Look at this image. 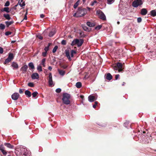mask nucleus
Masks as SVG:
<instances>
[{
    "label": "nucleus",
    "mask_w": 156,
    "mask_h": 156,
    "mask_svg": "<svg viewBox=\"0 0 156 156\" xmlns=\"http://www.w3.org/2000/svg\"><path fill=\"white\" fill-rule=\"evenodd\" d=\"M12 34V32L9 31H7L5 32V35L6 36H8L11 34Z\"/></svg>",
    "instance_id": "c03bdc74"
},
{
    "label": "nucleus",
    "mask_w": 156,
    "mask_h": 156,
    "mask_svg": "<svg viewBox=\"0 0 156 156\" xmlns=\"http://www.w3.org/2000/svg\"><path fill=\"white\" fill-rule=\"evenodd\" d=\"M142 19L140 17L138 18L137 19V22L138 23H140Z\"/></svg>",
    "instance_id": "8fccbe9b"
},
{
    "label": "nucleus",
    "mask_w": 156,
    "mask_h": 156,
    "mask_svg": "<svg viewBox=\"0 0 156 156\" xmlns=\"http://www.w3.org/2000/svg\"><path fill=\"white\" fill-rule=\"evenodd\" d=\"M11 66L13 68V69H17L18 68V66L17 64L14 62H13L12 63Z\"/></svg>",
    "instance_id": "ddd939ff"
},
{
    "label": "nucleus",
    "mask_w": 156,
    "mask_h": 156,
    "mask_svg": "<svg viewBox=\"0 0 156 156\" xmlns=\"http://www.w3.org/2000/svg\"><path fill=\"white\" fill-rule=\"evenodd\" d=\"M87 9L89 10H90V8L89 7H87Z\"/></svg>",
    "instance_id": "69168bd1"
},
{
    "label": "nucleus",
    "mask_w": 156,
    "mask_h": 156,
    "mask_svg": "<svg viewBox=\"0 0 156 156\" xmlns=\"http://www.w3.org/2000/svg\"><path fill=\"white\" fill-rule=\"evenodd\" d=\"M13 22H9V21H6L5 22V23L6 24V26L7 27H9V25H11V24H12L13 23Z\"/></svg>",
    "instance_id": "c85d7f7f"
},
{
    "label": "nucleus",
    "mask_w": 156,
    "mask_h": 156,
    "mask_svg": "<svg viewBox=\"0 0 156 156\" xmlns=\"http://www.w3.org/2000/svg\"><path fill=\"white\" fill-rule=\"evenodd\" d=\"M87 25L90 27H92L93 26V24L90 22H87Z\"/></svg>",
    "instance_id": "c9c22d12"
},
{
    "label": "nucleus",
    "mask_w": 156,
    "mask_h": 156,
    "mask_svg": "<svg viewBox=\"0 0 156 156\" xmlns=\"http://www.w3.org/2000/svg\"><path fill=\"white\" fill-rule=\"evenodd\" d=\"M65 53L68 59L70 61L71 60V57H73V56L74 54H75L76 53V51L72 50L71 51V56H70L69 55V50H66L65 51Z\"/></svg>",
    "instance_id": "20e7f679"
},
{
    "label": "nucleus",
    "mask_w": 156,
    "mask_h": 156,
    "mask_svg": "<svg viewBox=\"0 0 156 156\" xmlns=\"http://www.w3.org/2000/svg\"><path fill=\"white\" fill-rule=\"evenodd\" d=\"M58 48V46H55L54 47V48L53 49V50H52V52L53 53L55 52L57 50V49Z\"/></svg>",
    "instance_id": "473e14b6"
},
{
    "label": "nucleus",
    "mask_w": 156,
    "mask_h": 156,
    "mask_svg": "<svg viewBox=\"0 0 156 156\" xmlns=\"http://www.w3.org/2000/svg\"><path fill=\"white\" fill-rule=\"evenodd\" d=\"M80 97L81 98H82L83 99L84 98V96L83 95H81L80 96Z\"/></svg>",
    "instance_id": "052dcab7"
},
{
    "label": "nucleus",
    "mask_w": 156,
    "mask_h": 156,
    "mask_svg": "<svg viewBox=\"0 0 156 156\" xmlns=\"http://www.w3.org/2000/svg\"><path fill=\"white\" fill-rule=\"evenodd\" d=\"M70 95L67 93H64L63 94V97L62 100L63 102L66 105H69L70 103Z\"/></svg>",
    "instance_id": "f03ea898"
},
{
    "label": "nucleus",
    "mask_w": 156,
    "mask_h": 156,
    "mask_svg": "<svg viewBox=\"0 0 156 156\" xmlns=\"http://www.w3.org/2000/svg\"><path fill=\"white\" fill-rule=\"evenodd\" d=\"M28 65L32 69H34V67L32 62H30L29 63Z\"/></svg>",
    "instance_id": "cd10ccee"
},
{
    "label": "nucleus",
    "mask_w": 156,
    "mask_h": 156,
    "mask_svg": "<svg viewBox=\"0 0 156 156\" xmlns=\"http://www.w3.org/2000/svg\"><path fill=\"white\" fill-rule=\"evenodd\" d=\"M28 85L29 86L31 87H33L34 86V84L32 83H28Z\"/></svg>",
    "instance_id": "ea45409f"
},
{
    "label": "nucleus",
    "mask_w": 156,
    "mask_h": 156,
    "mask_svg": "<svg viewBox=\"0 0 156 156\" xmlns=\"http://www.w3.org/2000/svg\"><path fill=\"white\" fill-rule=\"evenodd\" d=\"M29 152H27V154H26V153H25L23 154V155H24L25 156H28V153Z\"/></svg>",
    "instance_id": "6e6d98bb"
},
{
    "label": "nucleus",
    "mask_w": 156,
    "mask_h": 156,
    "mask_svg": "<svg viewBox=\"0 0 156 156\" xmlns=\"http://www.w3.org/2000/svg\"><path fill=\"white\" fill-rule=\"evenodd\" d=\"M27 16H25V17L24 18V20H27Z\"/></svg>",
    "instance_id": "bf43d9fd"
},
{
    "label": "nucleus",
    "mask_w": 156,
    "mask_h": 156,
    "mask_svg": "<svg viewBox=\"0 0 156 156\" xmlns=\"http://www.w3.org/2000/svg\"><path fill=\"white\" fill-rule=\"evenodd\" d=\"M119 76V74H117L115 76V78L116 80H117L118 79Z\"/></svg>",
    "instance_id": "864d4df0"
},
{
    "label": "nucleus",
    "mask_w": 156,
    "mask_h": 156,
    "mask_svg": "<svg viewBox=\"0 0 156 156\" xmlns=\"http://www.w3.org/2000/svg\"><path fill=\"white\" fill-rule=\"evenodd\" d=\"M23 0H20L19 3V5L21 7H22L25 5V2H23Z\"/></svg>",
    "instance_id": "aec40b11"
},
{
    "label": "nucleus",
    "mask_w": 156,
    "mask_h": 156,
    "mask_svg": "<svg viewBox=\"0 0 156 156\" xmlns=\"http://www.w3.org/2000/svg\"><path fill=\"white\" fill-rule=\"evenodd\" d=\"M31 77L33 79H38L39 78V75L37 73H34L32 74Z\"/></svg>",
    "instance_id": "f8f14e48"
},
{
    "label": "nucleus",
    "mask_w": 156,
    "mask_h": 156,
    "mask_svg": "<svg viewBox=\"0 0 156 156\" xmlns=\"http://www.w3.org/2000/svg\"><path fill=\"white\" fill-rule=\"evenodd\" d=\"M58 71L59 74L62 76H63L65 74V71L63 70H60L59 69H58Z\"/></svg>",
    "instance_id": "dca6fc26"
},
{
    "label": "nucleus",
    "mask_w": 156,
    "mask_h": 156,
    "mask_svg": "<svg viewBox=\"0 0 156 156\" xmlns=\"http://www.w3.org/2000/svg\"><path fill=\"white\" fill-rule=\"evenodd\" d=\"M107 1L108 4H111L114 2L115 0H107Z\"/></svg>",
    "instance_id": "72a5a7b5"
},
{
    "label": "nucleus",
    "mask_w": 156,
    "mask_h": 156,
    "mask_svg": "<svg viewBox=\"0 0 156 156\" xmlns=\"http://www.w3.org/2000/svg\"><path fill=\"white\" fill-rule=\"evenodd\" d=\"M119 21H118L117 22V23L118 24H119Z\"/></svg>",
    "instance_id": "774afa93"
},
{
    "label": "nucleus",
    "mask_w": 156,
    "mask_h": 156,
    "mask_svg": "<svg viewBox=\"0 0 156 156\" xmlns=\"http://www.w3.org/2000/svg\"><path fill=\"white\" fill-rule=\"evenodd\" d=\"M27 11H26V13L25 14V16H27Z\"/></svg>",
    "instance_id": "e2e57ef3"
},
{
    "label": "nucleus",
    "mask_w": 156,
    "mask_h": 156,
    "mask_svg": "<svg viewBox=\"0 0 156 156\" xmlns=\"http://www.w3.org/2000/svg\"><path fill=\"white\" fill-rule=\"evenodd\" d=\"M87 13V10L85 9H79L78 11L73 15V16L79 17L85 15Z\"/></svg>",
    "instance_id": "f257e3e1"
},
{
    "label": "nucleus",
    "mask_w": 156,
    "mask_h": 156,
    "mask_svg": "<svg viewBox=\"0 0 156 156\" xmlns=\"http://www.w3.org/2000/svg\"><path fill=\"white\" fill-rule=\"evenodd\" d=\"M47 53V52H43L42 53V55L44 57H45L46 56Z\"/></svg>",
    "instance_id": "603ef678"
},
{
    "label": "nucleus",
    "mask_w": 156,
    "mask_h": 156,
    "mask_svg": "<svg viewBox=\"0 0 156 156\" xmlns=\"http://www.w3.org/2000/svg\"><path fill=\"white\" fill-rule=\"evenodd\" d=\"M46 61V59L45 58H43L41 60V64L44 67L45 66V62Z\"/></svg>",
    "instance_id": "2f4dec72"
},
{
    "label": "nucleus",
    "mask_w": 156,
    "mask_h": 156,
    "mask_svg": "<svg viewBox=\"0 0 156 156\" xmlns=\"http://www.w3.org/2000/svg\"><path fill=\"white\" fill-rule=\"evenodd\" d=\"M80 2V0H78L74 4V5H73V7L74 9H76L77 8V7L79 4Z\"/></svg>",
    "instance_id": "b1692460"
},
{
    "label": "nucleus",
    "mask_w": 156,
    "mask_h": 156,
    "mask_svg": "<svg viewBox=\"0 0 156 156\" xmlns=\"http://www.w3.org/2000/svg\"><path fill=\"white\" fill-rule=\"evenodd\" d=\"M27 65H25L21 67L20 70L22 71L23 73H24L27 71Z\"/></svg>",
    "instance_id": "9b49d317"
},
{
    "label": "nucleus",
    "mask_w": 156,
    "mask_h": 156,
    "mask_svg": "<svg viewBox=\"0 0 156 156\" xmlns=\"http://www.w3.org/2000/svg\"><path fill=\"white\" fill-rule=\"evenodd\" d=\"M96 14L99 17L103 20L106 19V17L104 13L100 10H98L97 11Z\"/></svg>",
    "instance_id": "39448f33"
},
{
    "label": "nucleus",
    "mask_w": 156,
    "mask_h": 156,
    "mask_svg": "<svg viewBox=\"0 0 156 156\" xmlns=\"http://www.w3.org/2000/svg\"><path fill=\"white\" fill-rule=\"evenodd\" d=\"M83 28L84 29V30H87V28H86V27H83Z\"/></svg>",
    "instance_id": "680f3d73"
},
{
    "label": "nucleus",
    "mask_w": 156,
    "mask_h": 156,
    "mask_svg": "<svg viewBox=\"0 0 156 156\" xmlns=\"http://www.w3.org/2000/svg\"><path fill=\"white\" fill-rule=\"evenodd\" d=\"M140 13L143 15H145L147 13V11L146 9H142L141 10Z\"/></svg>",
    "instance_id": "2eb2a0df"
},
{
    "label": "nucleus",
    "mask_w": 156,
    "mask_h": 156,
    "mask_svg": "<svg viewBox=\"0 0 156 156\" xmlns=\"http://www.w3.org/2000/svg\"><path fill=\"white\" fill-rule=\"evenodd\" d=\"M1 11L2 12H5L7 13L9 12L10 10L9 8L7 7H4L3 9H1Z\"/></svg>",
    "instance_id": "f3484780"
},
{
    "label": "nucleus",
    "mask_w": 156,
    "mask_h": 156,
    "mask_svg": "<svg viewBox=\"0 0 156 156\" xmlns=\"http://www.w3.org/2000/svg\"><path fill=\"white\" fill-rule=\"evenodd\" d=\"M48 83L49 85L51 87L54 85L52 81V76L51 73H49Z\"/></svg>",
    "instance_id": "0eeeda50"
},
{
    "label": "nucleus",
    "mask_w": 156,
    "mask_h": 156,
    "mask_svg": "<svg viewBox=\"0 0 156 156\" xmlns=\"http://www.w3.org/2000/svg\"><path fill=\"white\" fill-rule=\"evenodd\" d=\"M4 17L5 18V19L7 20H10L11 19V18L9 14H5L3 15Z\"/></svg>",
    "instance_id": "412c9836"
},
{
    "label": "nucleus",
    "mask_w": 156,
    "mask_h": 156,
    "mask_svg": "<svg viewBox=\"0 0 156 156\" xmlns=\"http://www.w3.org/2000/svg\"><path fill=\"white\" fill-rule=\"evenodd\" d=\"M116 65L117 66L118 68H119V72L122 71V64L121 63H118Z\"/></svg>",
    "instance_id": "4468645a"
},
{
    "label": "nucleus",
    "mask_w": 156,
    "mask_h": 156,
    "mask_svg": "<svg viewBox=\"0 0 156 156\" xmlns=\"http://www.w3.org/2000/svg\"><path fill=\"white\" fill-rule=\"evenodd\" d=\"M48 69L50 71H51L52 70V67L51 66H49L48 67Z\"/></svg>",
    "instance_id": "13d9d810"
},
{
    "label": "nucleus",
    "mask_w": 156,
    "mask_h": 156,
    "mask_svg": "<svg viewBox=\"0 0 156 156\" xmlns=\"http://www.w3.org/2000/svg\"><path fill=\"white\" fill-rule=\"evenodd\" d=\"M55 34V32L51 31L49 34V36L50 37H52Z\"/></svg>",
    "instance_id": "f704fd0d"
},
{
    "label": "nucleus",
    "mask_w": 156,
    "mask_h": 156,
    "mask_svg": "<svg viewBox=\"0 0 156 156\" xmlns=\"http://www.w3.org/2000/svg\"><path fill=\"white\" fill-rule=\"evenodd\" d=\"M19 96L20 95L18 93H15L12 95L11 97L13 100H16L18 99Z\"/></svg>",
    "instance_id": "6e6552de"
},
{
    "label": "nucleus",
    "mask_w": 156,
    "mask_h": 156,
    "mask_svg": "<svg viewBox=\"0 0 156 156\" xmlns=\"http://www.w3.org/2000/svg\"><path fill=\"white\" fill-rule=\"evenodd\" d=\"M89 101L90 102H93L94 101L97 99V98L95 97L92 95H90L88 97Z\"/></svg>",
    "instance_id": "1a4fd4ad"
},
{
    "label": "nucleus",
    "mask_w": 156,
    "mask_h": 156,
    "mask_svg": "<svg viewBox=\"0 0 156 156\" xmlns=\"http://www.w3.org/2000/svg\"><path fill=\"white\" fill-rule=\"evenodd\" d=\"M49 46L45 47V48H44V50L45 51V52H47V51L49 50Z\"/></svg>",
    "instance_id": "de8ad7c7"
},
{
    "label": "nucleus",
    "mask_w": 156,
    "mask_h": 156,
    "mask_svg": "<svg viewBox=\"0 0 156 156\" xmlns=\"http://www.w3.org/2000/svg\"><path fill=\"white\" fill-rule=\"evenodd\" d=\"M83 42V40L82 39H75L72 41L71 45L73 46L77 44L78 47H80L82 45Z\"/></svg>",
    "instance_id": "7ed1b4c3"
},
{
    "label": "nucleus",
    "mask_w": 156,
    "mask_h": 156,
    "mask_svg": "<svg viewBox=\"0 0 156 156\" xmlns=\"http://www.w3.org/2000/svg\"><path fill=\"white\" fill-rule=\"evenodd\" d=\"M102 26L101 25H99L97 27H96L95 28L96 29V30H99L101 28Z\"/></svg>",
    "instance_id": "a18cd8bd"
},
{
    "label": "nucleus",
    "mask_w": 156,
    "mask_h": 156,
    "mask_svg": "<svg viewBox=\"0 0 156 156\" xmlns=\"http://www.w3.org/2000/svg\"><path fill=\"white\" fill-rule=\"evenodd\" d=\"M143 3L141 0H136L134 1L133 3V6L134 7H137Z\"/></svg>",
    "instance_id": "423d86ee"
},
{
    "label": "nucleus",
    "mask_w": 156,
    "mask_h": 156,
    "mask_svg": "<svg viewBox=\"0 0 156 156\" xmlns=\"http://www.w3.org/2000/svg\"><path fill=\"white\" fill-rule=\"evenodd\" d=\"M11 61L10 59L9 58H8L5 59L4 62V64H6L7 63H9Z\"/></svg>",
    "instance_id": "bb28decb"
},
{
    "label": "nucleus",
    "mask_w": 156,
    "mask_h": 156,
    "mask_svg": "<svg viewBox=\"0 0 156 156\" xmlns=\"http://www.w3.org/2000/svg\"><path fill=\"white\" fill-rule=\"evenodd\" d=\"M4 145L7 147L10 148H13V146L11 145L9 143H5Z\"/></svg>",
    "instance_id": "5701e85b"
},
{
    "label": "nucleus",
    "mask_w": 156,
    "mask_h": 156,
    "mask_svg": "<svg viewBox=\"0 0 156 156\" xmlns=\"http://www.w3.org/2000/svg\"><path fill=\"white\" fill-rule=\"evenodd\" d=\"M151 15L153 16H156V9L153 10L151 12Z\"/></svg>",
    "instance_id": "4be33fe9"
},
{
    "label": "nucleus",
    "mask_w": 156,
    "mask_h": 156,
    "mask_svg": "<svg viewBox=\"0 0 156 156\" xmlns=\"http://www.w3.org/2000/svg\"><path fill=\"white\" fill-rule=\"evenodd\" d=\"M19 92L20 94H22L23 93V91L22 89H20L19 90Z\"/></svg>",
    "instance_id": "5fc2aeb1"
},
{
    "label": "nucleus",
    "mask_w": 156,
    "mask_h": 156,
    "mask_svg": "<svg viewBox=\"0 0 156 156\" xmlns=\"http://www.w3.org/2000/svg\"><path fill=\"white\" fill-rule=\"evenodd\" d=\"M37 69L39 72H41L42 71L41 66L40 65L37 66Z\"/></svg>",
    "instance_id": "c756f323"
},
{
    "label": "nucleus",
    "mask_w": 156,
    "mask_h": 156,
    "mask_svg": "<svg viewBox=\"0 0 156 156\" xmlns=\"http://www.w3.org/2000/svg\"><path fill=\"white\" fill-rule=\"evenodd\" d=\"M44 17V15L43 14H41L40 15V17L41 18H43Z\"/></svg>",
    "instance_id": "4d7b16f0"
},
{
    "label": "nucleus",
    "mask_w": 156,
    "mask_h": 156,
    "mask_svg": "<svg viewBox=\"0 0 156 156\" xmlns=\"http://www.w3.org/2000/svg\"><path fill=\"white\" fill-rule=\"evenodd\" d=\"M61 91V89L59 88L55 90L56 92L58 93L60 92Z\"/></svg>",
    "instance_id": "79ce46f5"
},
{
    "label": "nucleus",
    "mask_w": 156,
    "mask_h": 156,
    "mask_svg": "<svg viewBox=\"0 0 156 156\" xmlns=\"http://www.w3.org/2000/svg\"><path fill=\"white\" fill-rule=\"evenodd\" d=\"M0 150L1 151L3 154L6 155L7 152L5 150V147L3 145L0 146Z\"/></svg>",
    "instance_id": "9d476101"
},
{
    "label": "nucleus",
    "mask_w": 156,
    "mask_h": 156,
    "mask_svg": "<svg viewBox=\"0 0 156 156\" xmlns=\"http://www.w3.org/2000/svg\"><path fill=\"white\" fill-rule=\"evenodd\" d=\"M125 83V82H123V84H122V86L124 85Z\"/></svg>",
    "instance_id": "0e129e2a"
},
{
    "label": "nucleus",
    "mask_w": 156,
    "mask_h": 156,
    "mask_svg": "<svg viewBox=\"0 0 156 156\" xmlns=\"http://www.w3.org/2000/svg\"><path fill=\"white\" fill-rule=\"evenodd\" d=\"M37 37L39 39L42 40L43 39V37L40 35H37Z\"/></svg>",
    "instance_id": "3c124183"
},
{
    "label": "nucleus",
    "mask_w": 156,
    "mask_h": 156,
    "mask_svg": "<svg viewBox=\"0 0 156 156\" xmlns=\"http://www.w3.org/2000/svg\"><path fill=\"white\" fill-rule=\"evenodd\" d=\"M10 5V2L9 1H7L5 3L4 6L5 7H7L9 6Z\"/></svg>",
    "instance_id": "58836bf2"
},
{
    "label": "nucleus",
    "mask_w": 156,
    "mask_h": 156,
    "mask_svg": "<svg viewBox=\"0 0 156 156\" xmlns=\"http://www.w3.org/2000/svg\"><path fill=\"white\" fill-rule=\"evenodd\" d=\"M5 25L2 24H0V30H3L5 28Z\"/></svg>",
    "instance_id": "7c9ffc66"
},
{
    "label": "nucleus",
    "mask_w": 156,
    "mask_h": 156,
    "mask_svg": "<svg viewBox=\"0 0 156 156\" xmlns=\"http://www.w3.org/2000/svg\"><path fill=\"white\" fill-rule=\"evenodd\" d=\"M113 69H114V70H118V71H119V68H118V67L116 65H115L113 66Z\"/></svg>",
    "instance_id": "4c0bfd02"
},
{
    "label": "nucleus",
    "mask_w": 156,
    "mask_h": 156,
    "mask_svg": "<svg viewBox=\"0 0 156 156\" xmlns=\"http://www.w3.org/2000/svg\"><path fill=\"white\" fill-rule=\"evenodd\" d=\"M76 87L78 88H80L82 86V84L81 82H78L76 84Z\"/></svg>",
    "instance_id": "393cba45"
},
{
    "label": "nucleus",
    "mask_w": 156,
    "mask_h": 156,
    "mask_svg": "<svg viewBox=\"0 0 156 156\" xmlns=\"http://www.w3.org/2000/svg\"><path fill=\"white\" fill-rule=\"evenodd\" d=\"M66 66H64L63 67V68H64V69H66Z\"/></svg>",
    "instance_id": "338daca9"
},
{
    "label": "nucleus",
    "mask_w": 156,
    "mask_h": 156,
    "mask_svg": "<svg viewBox=\"0 0 156 156\" xmlns=\"http://www.w3.org/2000/svg\"><path fill=\"white\" fill-rule=\"evenodd\" d=\"M97 3V1H94L93 2H91L90 5L91 6H93L96 3Z\"/></svg>",
    "instance_id": "49530a36"
},
{
    "label": "nucleus",
    "mask_w": 156,
    "mask_h": 156,
    "mask_svg": "<svg viewBox=\"0 0 156 156\" xmlns=\"http://www.w3.org/2000/svg\"><path fill=\"white\" fill-rule=\"evenodd\" d=\"M3 50L2 48L0 47V54L3 53Z\"/></svg>",
    "instance_id": "09e8293b"
},
{
    "label": "nucleus",
    "mask_w": 156,
    "mask_h": 156,
    "mask_svg": "<svg viewBox=\"0 0 156 156\" xmlns=\"http://www.w3.org/2000/svg\"><path fill=\"white\" fill-rule=\"evenodd\" d=\"M8 58L12 60L13 58V54L12 53L9 54Z\"/></svg>",
    "instance_id": "a878e982"
},
{
    "label": "nucleus",
    "mask_w": 156,
    "mask_h": 156,
    "mask_svg": "<svg viewBox=\"0 0 156 156\" xmlns=\"http://www.w3.org/2000/svg\"><path fill=\"white\" fill-rule=\"evenodd\" d=\"M66 41L65 40H62L61 42V44L62 45H65L66 44Z\"/></svg>",
    "instance_id": "a19ab883"
},
{
    "label": "nucleus",
    "mask_w": 156,
    "mask_h": 156,
    "mask_svg": "<svg viewBox=\"0 0 156 156\" xmlns=\"http://www.w3.org/2000/svg\"><path fill=\"white\" fill-rule=\"evenodd\" d=\"M25 94L28 97H30L31 96V93L28 90H26Z\"/></svg>",
    "instance_id": "6ab92c4d"
},
{
    "label": "nucleus",
    "mask_w": 156,
    "mask_h": 156,
    "mask_svg": "<svg viewBox=\"0 0 156 156\" xmlns=\"http://www.w3.org/2000/svg\"><path fill=\"white\" fill-rule=\"evenodd\" d=\"M94 103H95V104L93 105V107L94 108H95L96 106H97V104H98V102L97 101H95L94 102Z\"/></svg>",
    "instance_id": "37998d69"
},
{
    "label": "nucleus",
    "mask_w": 156,
    "mask_h": 156,
    "mask_svg": "<svg viewBox=\"0 0 156 156\" xmlns=\"http://www.w3.org/2000/svg\"><path fill=\"white\" fill-rule=\"evenodd\" d=\"M112 78V76L109 73H108L107 74L106 76V79L108 80H110Z\"/></svg>",
    "instance_id": "a211bd4d"
},
{
    "label": "nucleus",
    "mask_w": 156,
    "mask_h": 156,
    "mask_svg": "<svg viewBox=\"0 0 156 156\" xmlns=\"http://www.w3.org/2000/svg\"><path fill=\"white\" fill-rule=\"evenodd\" d=\"M37 94L38 93L37 92H34L32 93V95L33 97L35 98L37 96Z\"/></svg>",
    "instance_id": "e433bc0d"
}]
</instances>
